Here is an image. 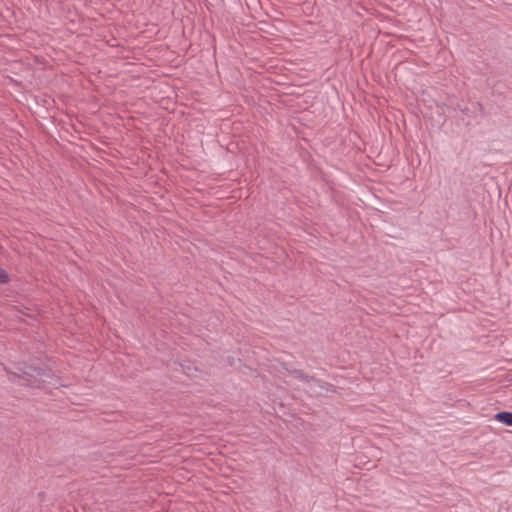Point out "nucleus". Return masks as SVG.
<instances>
[{"label":"nucleus","mask_w":512,"mask_h":512,"mask_svg":"<svg viewBox=\"0 0 512 512\" xmlns=\"http://www.w3.org/2000/svg\"><path fill=\"white\" fill-rule=\"evenodd\" d=\"M9 281V276L7 272L0 267V283H7Z\"/></svg>","instance_id":"obj_2"},{"label":"nucleus","mask_w":512,"mask_h":512,"mask_svg":"<svg viewBox=\"0 0 512 512\" xmlns=\"http://www.w3.org/2000/svg\"><path fill=\"white\" fill-rule=\"evenodd\" d=\"M495 420L503 423L507 426H512V413L511 412H499L495 415Z\"/></svg>","instance_id":"obj_1"}]
</instances>
